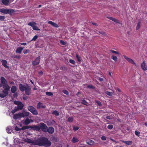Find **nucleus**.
Here are the masks:
<instances>
[{
    "label": "nucleus",
    "mask_w": 147,
    "mask_h": 147,
    "mask_svg": "<svg viewBox=\"0 0 147 147\" xmlns=\"http://www.w3.org/2000/svg\"><path fill=\"white\" fill-rule=\"evenodd\" d=\"M34 143L35 145L46 147L50 146L52 144L51 142L47 138L44 137H41L37 139Z\"/></svg>",
    "instance_id": "nucleus-1"
},
{
    "label": "nucleus",
    "mask_w": 147,
    "mask_h": 147,
    "mask_svg": "<svg viewBox=\"0 0 147 147\" xmlns=\"http://www.w3.org/2000/svg\"><path fill=\"white\" fill-rule=\"evenodd\" d=\"M20 90L21 92L25 91V94L28 95H30L31 94V88L27 84L26 85L20 84H19Z\"/></svg>",
    "instance_id": "nucleus-2"
},
{
    "label": "nucleus",
    "mask_w": 147,
    "mask_h": 147,
    "mask_svg": "<svg viewBox=\"0 0 147 147\" xmlns=\"http://www.w3.org/2000/svg\"><path fill=\"white\" fill-rule=\"evenodd\" d=\"M14 103L18 105V107L16 108L18 110H22L24 107V105L22 103V102L18 101H14Z\"/></svg>",
    "instance_id": "nucleus-3"
},
{
    "label": "nucleus",
    "mask_w": 147,
    "mask_h": 147,
    "mask_svg": "<svg viewBox=\"0 0 147 147\" xmlns=\"http://www.w3.org/2000/svg\"><path fill=\"white\" fill-rule=\"evenodd\" d=\"M29 111L32 113L34 115H36L38 114V111L36 109L32 106H29L28 107Z\"/></svg>",
    "instance_id": "nucleus-4"
},
{
    "label": "nucleus",
    "mask_w": 147,
    "mask_h": 147,
    "mask_svg": "<svg viewBox=\"0 0 147 147\" xmlns=\"http://www.w3.org/2000/svg\"><path fill=\"white\" fill-rule=\"evenodd\" d=\"M40 129L44 132L46 133L48 127L46 124L43 123H40Z\"/></svg>",
    "instance_id": "nucleus-5"
},
{
    "label": "nucleus",
    "mask_w": 147,
    "mask_h": 147,
    "mask_svg": "<svg viewBox=\"0 0 147 147\" xmlns=\"http://www.w3.org/2000/svg\"><path fill=\"white\" fill-rule=\"evenodd\" d=\"M40 61V57L38 56L36 58L34 61L32 62V64L34 66L38 65Z\"/></svg>",
    "instance_id": "nucleus-6"
},
{
    "label": "nucleus",
    "mask_w": 147,
    "mask_h": 147,
    "mask_svg": "<svg viewBox=\"0 0 147 147\" xmlns=\"http://www.w3.org/2000/svg\"><path fill=\"white\" fill-rule=\"evenodd\" d=\"M123 56L125 59L128 62H129L130 63L133 64L135 66H136L137 65L136 64L132 59L127 57L125 55H123Z\"/></svg>",
    "instance_id": "nucleus-7"
},
{
    "label": "nucleus",
    "mask_w": 147,
    "mask_h": 147,
    "mask_svg": "<svg viewBox=\"0 0 147 147\" xmlns=\"http://www.w3.org/2000/svg\"><path fill=\"white\" fill-rule=\"evenodd\" d=\"M8 94L9 91L3 90L0 93V97L1 98H4L7 96Z\"/></svg>",
    "instance_id": "nucleus-8"
},
{
    "label": "nucleus",
    "mask_w": 147,
    "mask_h": 147,
    "mask_svg": "<svg viewBox=\"0 0 147 147\" xmlns=\"http://www.w3.org/2000/svg\"><path fill=\"white\" fill-rule=\"evenodd\" d=\"M22 116L21 113H19L18 114H14L13 116V118L15 120H16L19 118L22 117Z\"/></svg>",
    "instance_id": "nucleus-9"
},
{
    "label": "nucleus",
    "mask_w": 147,
    "mask_h": 147,
    "mask_svg": "<svg viewBox=\"0 0 147 147\" xmlns=\"http://www.w3.org/2000/svg\"><path fill=\"white\" fill-rule=\"evenodd\" d=\"M46 107V106L40 102L38 103L37 105V108L38 109L40 108L45 109Z\"/></svg>",
    "instance_id": "nucleus-10"
},
{
    "label": "nucleus",
    "mask_w": 147,
    "mask_h": 147,
    "mask_svg": "<svg viewBox=\"0 0 147 147\" xmlns=\"http://www.w3.org/2000/svg\"><path fill=\"white\" fill-rule=\"evenodd\" d=\"M141 67L142 69L144 71L147 70V66L145 61H144L141 64Z\"/></svg>",
    "instance_id": "nucleus-11"
},
{
    "label": "nucleus",
    "mask_w": 147,
    "mask_h": 147,
    "mask_svg": "<svg viewBox=\"0 0 147 147\" xmlns=\"http://www.w3.org/2000/svg\"><path fill=\"white\" fill-rule=\"evenodd\" d=\"M54 131V128L51 126L49 127L48 128V127L47 129V132H48L50 134H53Z\"/></svg>",
    "instance_id": "nucleus-12"
},
{
    "label": "nucleus",
    "mask_w": 147,
    "mask_h": 147,
    "mask_svg": "<svg viewBox=\"0 0 147 147\" xmlns=\"http://www.w3.org/2000/svg\"><path fill=\"white\" fill-rule=\"evenodd\" d=\"M107 18L109 19L110 20H111L112 21L118 23H119V21L118 20L115 19L114 18L110 17V16H107Z\"/></svg>",
    "instance_id": "nucleus-13"
},
{
    "label": "nucleus",
    "mask_w": 147,
    "mask_h": 147,
    "mask_svg": "<svg viewBox=\"0 0 147 147\" xmlns=\"http://www.w3.org/2000/svg\"><path fill=\"white\" fill-rule=\"evenodd\" d=\"M30 113L28 112H26L24 110H23L22 113H21L22 116V117H28Z\"/></svg>",
    "instance_id": "nucleus-14"
},
{
    "label": "nucleus",
    "mask_w": 147,
    "mask_h": 147,
    "mask_svg": "<svg viewBox=\"0 0 147 147\" xmlns=\"http://www.w3.org/2000/svg\"><path fill=\"white\" fill-rule=\"evenodd\" d=\"M3 88L4 89V90L7 91H9L10 89V87L7 84L3 85Z\"/></svg>",
    "instance_id": "nucleus-15"
},
{
    "label": "nucleus",
    "mask_w": 147,
    "mask_h": 147,
    "mask_svg": "<svg viewBox=\"0 0 147 147\" xmlns=\"http://www.w3.org/2000/svg\"><path fill=\"white\" fill-rule=\"evenodd\" d=\"M1 83L4 85L7 84V81L4 77L1 78Z\"/></svg>",
    "instance_id": "nucleus-16"
},
{
    "label": "nucleus",
    "mask_w": 147,
    "mask_h": 147,
    "mask_svg": "<svg viewBox=\"0 0 147 147\" xmlns=\"http://www.w3.org/2000/svg\"><path fill=\"white\" fill-rule=\"evenodd\" d=\"M2 65L5 68H8L9 66L7 65V62L6 60H3L1 61Z\"/></svg>",
    "instance_id": "nucleus-17"
},
{
    "label": "nucleus",
    "mask_w": 147,
    "mask_h": 147,
    "mask_svg": "<svg viewBox=\"0 0 147 147\" xmlns=\"http://www.w3.org/2000/svg\"><path fill=\"white\" fill-rule=\"evenodd\" d=\"M24 49L23 47H18L16 51V53H21Z\"/></svg>",
    "instance_id": "nucleus-18"
},
{
    "label": "nucleus",
    "mask_w": 147,
    "mask_h": 147,
    "mask_svg": "<svg viewBox=\"0 0 147 147\" xmlns=\"http://www.w3.org/2000/svg\"><path fill=\"white\" fill-rule=\"evenodd\" d=\"M1 1L3 4L5 5H7L10 3L9 0H1Z\"/></svg>",
    "instance_id": "nucleus-19"
},
{
    "label": "nucleus",
    "mask_w": 147,
    "mask_h": 147,
    "mask_svg": "<svg viewBox=\"0 0 147 147\" xmlns=\"http://www.w3.org/2000/svg\"><path fill=\"white\" fill-rule=\"evenodd\" d=\"M48 23L49 24H50L51 25L53 26L54 27L56 28H58L59 27V26L57 24L51 21H49Z\"/></svg>",
    "instance_id": "nucleus-20"
},
{
    "label": "nucleus",
    "mask_w": 147,
    "mask_h": 147,
    "mask_svg": "<svg viewBox=\"0 0 147 147\" xmlns=\"http://www.w3.org/2000/svg\"><path fill=\"white\" fill-rule=\"evenodd\" d=\"M32 129L34 130L39 131L40 130V127L37 125H32Z\"/></svg>",
    "instance_id": "nucleus-21"
},
{
    "label": "nucleus",
    "mask_w": 147,
    "mask_h": 147,
    "mask_svg": "<svg viewBox=\"0 0 147 147\" xmlns=\"http://www.w3.org/2000/svg\"><path fill=\"white\" fill-rule=\"evenodd\" d=\"M11 91L12 93H14L17 90V87L15 86H13L11 89Z\"/></svg>",
    "instance_id": "nucleus-22"
},
{
    "label": "nucleus",
    "mask_w": 147,
    "mask_h": 147,
    "mask_svg": "<svg viewBox=\"0 0 147 147\" xmlns=\"http://www.w3.org/2000/svg\"><path fill=\"white\" fill-rule=\"evenodd\" d=\"M121 141L122 142H123L127 145H131L132 143V141H124L123 140H122Z\"/></svg>",
    "instance_id": "nucleus-23"
},
{
    "label": "nucleus",
    "mask_w": 147,
    "mask_h": 147,
    "mask_svg": "<svg viewBox=\"0 0 147 147\" xmlns=\"http://www.w3.org/2000/svg\"><path fill=\"white\" fill-rule=\"evenodd\" d=\"M36 23L34 22H29L28 24V25L31 26L32 27L34 25H36Z\"/></svg>",
    "instance_id": "nucleus-24"
},
{
    "label": "nucleus",
    "mask_w": 147,
    "mask_h": 147,
    "mask_svg": "<svg viewBox=\"0 0 147 147\" xmlns=\"http://www.w3.org/2000/svg\"><path fill=\"white\" fill-rule=\"evenodd\" d=\"M30 122V119L28 117H27L24 121V123L26 125H27Z\"/></svg>",
    "instance_id": "nucleus-25"
},
{
    "label": "nucleus",
    "mask_w": 147,
    "mask_h": 147,
    "mask_svg": "<svg viewBox=\"0 0 147 147\" xmlns=\"http://www.w3.org/2000/svg\"><path fill=\"white\" fill-rule=\"evenodd\" d=\"M52 113L56 116H57L59 115V112L56 110L53 111Z\"/></svg>",
    "instance_id": "nucleus-26"
},
{
    "label": "nucleus",
    "mask_w": 147,
    "mask_h": 147,
    "mask_svg": "<svg viewBox=\"0 0 147 147\" xmlns=\"http://www.w3.org/2000/svg\"><path fill=\"white\" fill-rule=\"evenodd\" d=\"M94 142L91 140H89L88 142H87V144L89 145H93L94 144Z\"/></svg>",
    "instance_id": "nucleus-27"
},
{
    "label": "nucleus",
    "mask_w": 147,
    "mask_h": 147,
    "mask_svg": "<svg viewBox=\"0 0 147 147\" xmlns=\"http://www.w3.org/2000/svg\"><path fill=\"white\" fill-rule=\"evenodd\" d=\"M111 59H113L115 62H116L117 61L118 59L117 57L114 55L111 56Z\"/></svg>",
    "instance_id": "nucleus-28"
},
{
    "label": "nucleus",
    "mask_w": 147,
    "mask_h": 147,
    "mask_svg": "<svg viewBox=\"0 0 147 147\" xmlns=\"http://www.w3.org/2000/svg\"><path fill=\"white\" fill-rule=\"evenodd\" d=\"M9 9H3V13L5 14L9 13Z\"/></svg>",
    "instance_id": "nucleus-29"
},
{
    "label": "nucleus",
    "mask_w": 147,
    "mask_h": 147,
    "mask_svg": "<svg viewBox=\"0 0 147 147\" xmlns=\"http://www.w3.org/2000/svg\"><path fill=\"white\" fill-rule=\"evenodd\" d=\"M76 56L77 60L78 61V63H80L81 61L80 57L77 54L76 55Z\"/></svg>",
    "instance_id": "nucleus-30"
},
{
    "label": "nucleus",
    "mask_w": 147,
    "mask_h": 147,
    "mask_svg": "<svg viewBox=\"0 0 147 147\" xmlns=\"http://www.w3.org/2000/svg\"><path fill=\"white\" fill-rule=\"evenodd\" d=\"M32 29L33 30H40V29H38V28L37 27V26H36L35 25H34V26H33Z\"/></svg>",
    "instance_id": "nucleus-31"
},
{
    "label": "nucleus",
    "mask_w": 147,
    "mask_h": 147,
    "mask_svg": "<svg viewBox=\"0 0 147 147\" xmlns=\"http://www.w3.org/2000/svg\"><path fill=\"white\" fill-rule=\"evenodd\" d=\"M105 93L106 94L110 96H111L113 94V93L112 92L109 91H106Z\"/></svg>",
    "instance_id": "nucleus-32"
},
{
    "label": "nucleus",
    "mask_w": 147,
    "mask_h": 147,
    "mask_svg": "<svg viewBox=\"0 0 147 147\" xmlns=\"http://www.w3.org/2000/svg\"><path fill=\"white\" fill-rule=\"evenodd\" d=\"M140 22H138L136 28V30H138L140 28Z\"/></svg>",
    "instance_id": "nucleus-33"
},
{
    "label": "nucleus",
    "mask_w": 147,
    "mask_h": 147,
    "mask_svg": "<svg viewBox=\"0 0 147 147\" xmlns=\"http://www.w3.org/2000/svg\"><path fill=\"white\" fill-rule=\"evenodd\" d=\"M86 88H90V89H94L95 88L92 85H88L87 86Z\"/></svg>",
    "instance_id": "nucleus-34"
},
{
    "label": "nucleus",
    "mask_w": 147,
    "mask_h": 147,
    "mask_svg": "<svg viewBox=\"0 0 147 147\" xmlns=\"http://www.w3.org/2000/svg\"><path fill=\"white\" fill-rule=\"evenodd\" d=\"M46 95L48 96H52L53 95V94L51 92H46Z\"/></svg>",
    "instance_id": "nucleus-35"
},
{
    "label": "nucleus",
    "mask_w": 147,
    "mask_h": 147,
    "mask_svg": "<svg viewBox=\"0 0 147 147\" xmlns=\"http://www.w3.org/2000/svg\"><path fill=\"white\" fill-rule=\"evenodd\" d=\"M73 118L72 117H69L67 119V121L69 122H71L73 121Z\"/></svg>",
    "instance_id": "nucleus-36"
},
{
    "label": "nucleus",
    "mask_w": 147,
    "mask_h": 147,
    "mask_svg": "<svg viewBox=\"0 0 147 147\" xmlns=\"http://www.w3.org/2000/svg\"><path fill=\"white\" fill-rule=\"evenodd\" d=\"M12 58H14L16 59H20L21 58V57L20 55H15L11 57Z\"/></svg>",
    "instance_id": "nucleus-37"
},
{
    "label": "nucleus",
    "mask_w": 147,
    "mask_h": 147,
    "mask_svg": "<svg viewBox=\"0 0 147 147\" xmlns=\"http://www.w3.org/2000/svg\"><path fill=\"white\" fill-rule=\"evenodd\" d=\"M38 36L37 35H35V36L31 40V41H33V40H34V41H35L36 39H37V38H38Z\"/></svg>",
    "instance_id": "nucleus-38"
},
{
    "label": "nucleus",
    "mask_w": 147,
    "mask_h": 147,
    "mask_svg": "<svg viewBox=\"0 0 147 147\" xmlns=\"http://www.w3.org/2000/svg\"><path fill=\"white\" fill-rule=\"evenodd\" d=\"M82 103L85 105H87V102L84 99H83L82 100Z\"/></svg>",
    "instance_id": "nucleus-39"
},
{
    "label": "nucleus",
    "mask_w": 147,
    "mask_h": 147,
    "mask_svg": "<svg viewBox=\"0 0 147 147\" xmlns=\"http://www.w3.org/2000/svg\"><path fill=\"white\" fill-rule=\"evenodd\" d=\"M110 52L111 53H114L118 55L119 54V53L118 52H117L114 50H110Z\"/></svg>",
    "instance_id": "nucleus-40"
},
{
    "label": "nucleus",
    "mask_w": 147,
    "mask_h": 147,
    "mask_svg": "<svg viewBox=\"0 0 147 147\" xmlns=\"http://www.w3.org/2000/svg\"><path fill=\"white\" fill-rule=\"evenodd\" d=\"M107 127L108 129H111L113 128V125L110 124V125H109L107 126Z\"/></svg>",
    "instance_id": "nucleus-41"
},
{
    "label": "nucleus",
    "mask_w": 147,
    "mask_h": 147,
    "mask_svg": "<svg viewBox=\"0 0 147 147\" xmlns=\"http://www.w3.org/2000/svg\"><path fill=\"white\" fill-rule=\"evenodd\" d=\"M95 102L99 106H101L102 105V104L101 102L99 101L96 100Z\"/></svg>",
    "instance_id": "nucleus-42"
},
{
    "label": "nucleus",
    "mask_w": 147,
    "mask_h": 147,
    "mask_svg": "<svg viewBox=\"0 0 147 147\" xmlns=\"http://www.w3.org/2000/svg\"><path fill=\"white\" fill-rule=\"evenodd\" d=\"M18 109H16V107L13 110L11 111V113H13V114H14V113L16 111H18Z\"/></svg>",
    "instance_id": "nucleus-43"
},
{
    "label": "nucleus",
    "mask_w": 147,
    "mask_h": 147,
    "mask_svg": "<svg viewBox=\"0 0 147 147\" xmlns=\"http://www.w3.org/2000/svg\"><path fill=\"white\" fill-rule=\"evenodd\" d=\"M29 51L30 50L29 49H26L23 51V53L24 54H26L28 53Z\"/></svg>",
    "instance_id": "nucleus-44"
},
{
    "label": "nucleus",
    "mask_w": 147,
    "mask_h": 147,
    "mask_svg": "<svg viewBox=\"0 0 147 147\" xmlns=\"http://www.w3.org/2000/svg\"><path fill=\"white\" fill-rule=\"evenodd\" d=\"M62 92L64 94H66L67 95H68L69 94L67 90H63Z\"/></svg>",
    "instance_id": "nucleus-45"
},
{
    "label": "nucleus",
    "mask_w": 147,
    "mask_h": 147,
    "mask_svg": "<svg viewBox=\"0 0 147 147\" xmlns=\"http://www.w3.org/2000/svg\"><path fill=\"white\" fill-rule=\"evenodd\" d=\"M135 134L136 135L138 136H140V133L137 131H135Z\"/></svg>",
    "instance_id": "nucleus-46"
},
{
    "label": "nucleus",
    "mask_w": 147,
    "mask_h": 147,
    "mask_svg": "<svg viewBox=\"0 0 147 147\" xmlns=\"http://www.w3.org/2000/svg\"><path fill=\"white\" fill-rule=\"evenodd\" d=\"M9 14H11V13H13L14 12V10L13 9H9Z\"/></svg>",
    "instance_id": "nucleus-47"
},
{
    "label": "nucleus",
    "mask_w": 147,
    "mask_h": 147,
    "mask_svg": "<svg viewBox=\"0 0 147 147\" xmlns=\"http://www.w3.org/2000/svg\"><path fill=\"white\" fill-rule=\"evenodd\" d=\"M5 18V17L4 16H0V20L3 21Z\"/></svg>",
    "instance_id": "nucleus-48"
},
{
    "label": "nucleus",
    "mask_w": 147,
    "mask_h": 147,
    "mask_svg": "<svg viewBox=\"0 0 147 147\" xmlns=\"http://www.w3.org/2000/svg\"><path fill=\"white\" fill-rule=\"evenodd\" d=\"M60 43L62 45H64L65 44V42L63 40H60Z\"/></svg>",
    "instance_id": "nucleus-49"
},
{
    "label": "nucleus",
    "mask_w": 147,
    "mask_h": 147,
    "mask_svg": "<svg viewBox=\"0 0 147 147\" xmlns=\"http://www.w3.org/2000/svg\"><path fill=\"white\" fill-rule=\"evenodd\" d=\"M101 138V140H106V137L104 136H102Z\"/></svg>",
    "instance_id": "nucleus-50"
},
{
    "label": "nucleus",
    "mask_w": 147,
    "mask_h": 147,
    "mask_svg": "<svg viewBox=\"0 0 147 147\" xmlns=\"http://www.w3.org/2000/svg\"><path fill=\"white\" fill-rule=\"evenodd\" d=\"M15 129L16 131H19L21 130V128H18L17 126H16L15 127Z\"/></svg>",
    "instance_id": "nucleus-51"
},
{
    "label": "nucleus",
    "mask_w": 147,
    "mask_h": 147,
    "mask_svg": "<svg viewBox=\"0 0 147 147\" xmlns=\"http://www.w3.org/2000/svg\"><path fill=\"white\" fill-rule=\"evenodd\" d=\"M13 95L14 97L17 98L18 96V93L17 92H15L14 93Z\"/></svg>",
    "instance_id": "nucleus-52"
},
{
    "label": "nucleus",
    "mask_w": 147,
    "mask_h": 147,
    "mask_svg": "<svg viewBox=\"0 0 147 147\" xmlns=\"http://www.w3.org/2000/svg\"><path fill=\"white\" fill-rule=\"evenodd\" d=\"M28 97L27 96L23 95V99L24 100H26L28 99Z\"/></svg>",
    "instance_id": "nucleus-53"
},
{
    "label": "nucleus",
    "mask_w": 147,
    "mask_h": 147,
    "mask_svg": "<svg viewBox=\"0 0 147 147\" xmlns=\"http://www.w3.org/2000/svg\"><path fill=\"white\" fill-rule=\"evenodd\" d=\"M26 126V129H30V128L32 129V128H33L32 125V126Z\"/></svg>",
    "instance_id": "nucleus-54"
},
{
    "label": "nucleus",
    "mask_w": 147,
    "mask_h": 147,
    "mask_svg": "<svg viewBox=\"0 0 147 147\" xmlns=\"http://www.w3.org/2000/svg\"><path fill=\"white\" fill-rule=\"evenodd\" d=\"M79 129L78 127H75L74 126V131H76L78 130Z\"/></svg>",
    "instance_id": "nucleus-55"
},
{
    "label": "nucleus",
    "mask_w": 147,
    "mask_h": 147,
    "mask_svg": "<svg viewBox=\"0 0 147 147\" xmlns=\"http://www.w3.org/2000/svg\"><path fill=\"white\" fill-rule=\"evenodd\" d=\"M21 130H24L26 129V126H23L22 128H21Z\"/></svg>",
    "instance_id": "nucleus-56"
},
{
    "label": "nucleus",
    "mask_w": 147,
    "mask_h": 147,
    "mask_svg": "<svg viewBox=\"0 0 147 147\" xmlns=\"http://www.w3.org/2000/svg\"><path fill=\"white\" fill-rule=\"evenodd\" d=\"M79 141L78 139L74 137V143L77 142Z\"/></svg>",
    "instance_id": "nucleus-57"
},
{
    "label": "nucleus",
    "mask_w": 147,
    "mask_h": 147,
    "mask_svg": "<svg viewBox=\"0 0 147 147\" xmlns=\"http://www.w3.org/2000/svg\"><path fill=\"white\" fill-rule=\"evenodd\" d=\"M81 93L80 92H78L76 94V95L79 97H80L81 96Z\"/></svg>",
    "instance_id": "nucleus-58"
},
{
    "label": "nucleus",
    "mask_w": 147,
    "mask_h": 147,
    "mask_svg": "<svg viewBox=\"0 0 147 147\" xmlns=\"http://www.w3.org/2000/svg\"><path fill=\"white\" fill-rule=\"evenodd\" d=\"M98 32L99 33V34H102V35H104L105 34V32H103V31H99Z\"/></svg>",
    "instance_id": "nucleus-59"
},
{
    "label": "nucleus",
    "mask_w": 147,
    "mask_h": 147,
    "mask_svg": "<svg viewBox=\"0 0 147 147\" xmlns=\"http://www.w3.org/2000/svg\"><path fill=\"white\" fill-rule=\"evenodd\" d=\"M69 61L72 64H74V60L72 59L69 60Z\"/></svg>",
    "instance_id": "nucleus-60"
},
{
    "label": "nucleus",
    "mask_w": 147,
    "mask_h": 147,
    "mask_svg": "<svg viewBox=\"0 0 147 147\" xmlns=\"http://www.w3.org/2000/svg\"><path fill=\"white\" fill-rule=\"evenodd\" d=\"M98 79L101 82L103 81L104 80L103 79L101 78H99Z\"/></svg>",
    "instance_id": "nucleus-61"
},
{
    "label": "nucleus",
    "mask_w": 147,
    "mask_h": 147,
    "mask_svg": "<svg viewBox=\"0 0 147 147\" xmlns=\"http://www.w3.org/2000/svg\"><path fill=\"white\" fill-rule=\"evenodd\" d=\"M20 44L21 45H26L27 44L26 43H24V42L21 43H20Z\"/></svg>",
    "instance_id": "nucleus-62"
},
{
    "label": "nucleus",
    "mask_w": 147,
    "mask_h": 147,
    "mask_svg": "<svg viewBox=\"0 0 147 147\" xmlns=\"http://www.w3.org/2000/svg\"><path fill=\"white\" fill-rule=\"evenodd\" d=\"M43 73L42 71H40L38 73V74L40 75H42L43 74Z\"/></svg>",
    "instance_id": "nucleus-63"
},
{
    "label": "nucleus",
    "mask_w": 147,
    "mask_h": 147,
    "mask_svg": "<svg viewBox=\"0 0 147 147\" xmlns=\"http://www.w3.org/2000/svg\"><path fill=\"white\" fill-rule=\"evenodd\" d=\"M106 118L107 119H109V120H110L111 119V118H110V117L109 116H107L106 117Z\"/></svg>",
    "instance_id": "nucleus-64"
}]
</instances>
